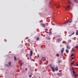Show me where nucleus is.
Instances as JSON below:
<instances>
[{"instance_id": "nucleus-1", "label": "nucleus", "mask_w": 78, "mask_h": 78, "mask_svg": "<svg viewBox=\"0 0 78 78\" xmlns=\"http://www.w3.org/2000/svg\"><path fill=\"white\" fill-rule=\"evenodd\" d=\"M64 8H65L66 9H70V7L69 5L68 6L66 7V6H64Z\"/></svg>"}, {"instance_id": "nucleus-2", "label": "nucleus", "mask_w": 78, "mask_h": 78, "mask_svg": "<svg viewBox=\"0 0 78 78\" xmlns=\"http://www.w3.org/2000/svg\"><path fill=\"white\" fill-rule=\"evenodd\" d=\"M41 26H42V27H44V28H45V27H46L45 25V24L44 23H41Z\"/></svg>"}, {"instance_id": "nucleus-3", "label": "nucleus", "mask_w": 78, "mask_h": 78, "mask_svg": "<svg viewBox=\"0 0 78 78\" xmlns=\"http://www.w3.org/2000/svg\"><path fill=\"white\" fill-rule=\"evenodd\" d=\"M64 51V48H62L61 50V53L62 55L63 54V52Z\"/></svg>"}, {"instance_id": "nucleus-4", "label": "nucleus", "mask_w": 78, "mask_h": 78, "mask_svg": "<svg viewBox=\"0 0 78 78\" xmlns=\"http://www.w3.org/2000/svg\"><path fill=\"white\" fill-rule=\"evenodd\" d=\"M33 51H30V56H33Z\"/></svg>"}, {"instance_id": "nucleus-5", "label": "nucleus", "mask_w": 78, "mask_h": 78, "mask_svg": "<svg viewBox=\"0 0 78 78\" xmlns=\"http://www.w3.org/2000/svg\"><path fill=\"white\" fill-rule=\"evenodd\" d=\"M71 22H72V21H71L70 22H69V21H68L65 23H64L65 24H66V23H71Z\"/></svg>"}, {"instance_id": "nucleus-6", "label": "nucleus", "mask_w": 78, "mask_h": 78, "mask_svg": "<svg viewBox=\"0 0 78 78\" xmlns=\"http://www.w3.org/2000/svg\"><path fill=\"white\" fill-rule=\"evenodd\" d=\"M55 69L56 71H58V70H59V69H58V66H56V67L55 68Z\"/></svg>"}, {"instance_id": "nucleus-7", "label": "nucleus", "mask_w": 78, "mask_h": 78, "mask_svg": "<svg viewBox=\"0 0 78 78\" xmlns=\"http://www.w3.org/2000/svg\"><path fill=\"white\" fill-rule=\"evenodd\" d=\"M42 59L43 61H46V59L44 57L42 58Z\"/></svg>"}, {"instance_id": "nucleus-8", "label": "nucleus", "mask_w": 78, "mask_h": 78, "mask_svg": "<svg viewBox=\"0 0 78 78\" xmlns=\"http://www.w3.org/2000/svg\"><path fill=\"white\" fill-rule=\"evenodd\" d=\"M51 69L52 70L53 72H55V69H54V67L53 66L51 68Z\"/></svg>"}, {"instance_id": "nucleus-9", "label": "nucleus", "mask_w": 78, "mask_h": 78, "mask_svg": "<svg viewBox=\"0 0 78 78\" xmlns=\"http://www.w3.org/2000/svg\"><path fill=\"white\" fill-rule=\"evenodd\" d=\"M66 48L67 49H70V46L69 45H67L66 46Z\"/></svg>"}, {"instance_id": "nucleus-10", "label": "nucleus", "mask_w": 78, "mask_h": 78, "mask_svg": "<svg viewBox=\"0 0 78 78\" xmlns=\"http://www.w3.org/2000/svg\"><path fill=\"white\" fill-rule=\"evenodd\" d=\"M58 76H62V74L58 73Z\"/></svg>"}, {"instance_id": "nucleus-11", "label": "nucleus", "mask_w": 78, "mask_h": 78, "mask_svg": "<svg viewBox=\"0 0 78 78\" xmlns=\"http://www.w3.org/2000/svg\"><path fill=\"white\" fill-rule=\"evenodd\" d=\"M75 34V33L73 32V33L72 34L70 35H69V37H70V36H72V35H73V34Z\"/></svg>"}, {"instance_id": "nucleus-12", "label": "nucleus", "mask_w": 78, "mask_h": 78, "mask_svg": "<svg viewBox=\"0 0 78 78\" xmlns=\"http://www.w3.org/2000/svg\"><path fill=\"white\" fill-rule=\"evenodd\" d=\"M76 31V35L77 36H78V30H77Z\"/></svg>"}, {"instance_id": "nucleus-13", "label": "nucleus", "mask_w": 78, "mask_h": 78, "mask_svg": "<svg viewBox=\"0 0 78 78\" xmlns=\"http://www.w3.org/2000/svg\"><path fill=\"white\" fill-rule=\"evenodd\" d=\"M66 53H69V50H67V49H66Z\"/></svg>"}, {"instance_id": "nucleus-14", "label": "nucleus", "mask_w": 78, "mask_h": 78, "mask_svg": "<svg viewBox=\"0 0 78 78\" xmlns=\"http://www.w3.org/2000/svg\"><path fill=\"white\" fill-rule=\"evenodd\" d=\"M31 75H29V78H31V76H32V75H33V74H32V73H31Z\"/></svg>"}, {"instance_id": "nucleus-15", "label": "nucleus", "mask_w": 78, "mask_h": 78, "mask_svg": "<svg viewBox=\"0 0 78 78\" xmlns=\"http://www.w3.org/2000/svg\"><path fill=\"white\" fill-rule=\"evenodd\" d=\"M61 62H62V61H61V60H59L58 61V63H59V64H60L61 63Z\"/></svg>"}, {"instance_id": "nucleus-16", "label": "nucleus", "mask_w": 78, "mask_h": 78, "mask_svg": "<svg viewBox=\"0 0 78 78\" xmlns=\"http://www.w3.org/2000/svg\"><path fill=\"white\" fill-rule=\"evenodd\" d=\"M74 48H73V49H72V50H71V51H73V52H74V51H75V50H74Z\"/></svg>"}, {"instance_id": "nucleus-17", "label": "nucleus", "mask_w": 78, "mask_h": 78, "mask_svg": "<svg viewBox=\"0 0 78 78\" xmlns=\"http://www.w3.org/2000/svg\"><path fill=\"white\" fill-rule=\"evenodd\" d=\"M28 42H31V40L30 39H28Z\"/></svg>"}, {"instance_id": "nucleus-18", "label": "nucleus", "mask_w": 78, "mask_h": 78, "mask_svg": "<svg viewBox=\"0 0 78 78\" xmlns=\"http://www.w3.org/2000/svg\"><path fill=\"white\" fill-rule=\"evenodd\" d=\"M16 57L15 56L14 57V60L15 61H16Z\"/></svg>"}, {"instance_id": "nucleus-19", "label": "nucleus", "mask_w": 78, "mask_h": 78, "mask_svg": "<svg viewBox=\"0 0 78 78\" xmlns=\"http://www.w3.org/2000/svg\"><path fill=\"white\" fill-rule=\"evenodd\" d=\"M22 65H23V63H22V62L21 63V65H20V67H22Z\"/></svg>"}, {"instance_id": "nucleus-20", "label": "nucleus", "mask_w": 78, "mask_h": 78, "mask_svg": "<svg viewBox=\"0 0 78 78\" xmlns=\"http://www.w3.org/2000/svg\"><path fill=\"white\" fill-rule=\"evenodd\" d=\"M73 74H75V72L74 71V70H73Z\"/></svg>"}, {"instance_id": "nucleus-21", "label": "nucleus", "mask_w": 78, "mask_h": 78, "mask_svg": "<svg viewBox=\"0 0 78 78\" xmlns=\"http://www.w3.org/2000/svg\"><path fill=\"white\" fill-rule=\"evenodd\" d=\"M49 34H52V33H51V32H49Z\"/></svg>"}, {"instance_id": "nucleus-22", "label": "nucleus", "mask_w": 78, "mask_h": 78, "mask_svg": "<svg viewBox=\"0 0 78 78\" xmlns=\"http://www.w3.org/2000/svg\"><path fill=\"white\" fill-rule=\"evenodd\" d=\"M69 2L70 3V4H72V2H71L70 1H69Z\"/></svg>"}, {"instance_id": "nucleus-23", "label": "nucleus", "mask_w": 78, "mask_h": 78, "mask_svg": "<svg viewBox=\"0 0 78 78\" xmlns=\"http://www.w3.org/2000/svg\"><path fill=\"white\" fill-rule=\"evenodd\" d=\"M59 54H57L56 55V56H57V57H58V56H59Z\"/></svg>"}, {"instance_id": "nucleus-24", "label": "nucleus", "mask_w": 78, "mask_h": 78, "mask_svg": "<svg viewBox=\"0 0 78 78\" xmlns=\"http://www.w3.org/2000/svg\"><path fill=\"white\" fill-rule=\"evenodd\" d=\"M39 58V55H37V58Z\"/></svg>"}, {"instance_id": "nucleus-25", "label": "nucleus", "mask_w": 78, "mask_h": 78, "mask_svg": "<svg viewBox=\"0 0 78 78\" xmlns=\"http://www.w3.org/2000/svg\"><path fill=\"white\" fill-rule=\"evenodd\" d=\"M78 76L77 75H76V74H75V77H76V76Z\"/></svg>"}, {"instance_id": "nucleus-26", "label": "nucleus", "mask_w": 78, "mask_h": 78, "mask_svg": "<svg viewBox=\"0 0 78 78\" xmlns=\"http://www.w3.org/2000/svg\"><path fill=\"white\" fill-rule=\"evenodd\" d=\"M73 56V54H72V55L71 56V57H72V56Z\"/></svg>"}, {"instance_id": "nucleus-27", "label": "nucleus", "mask_w": 78, "mask_h": 78, "mask_svg": "<svg viewBox=\"0 0 78 78\" xmlns=\"http://www.w3.org/2000/svg\"><path fill=\"white\" fill-rule=\"evenodd\" d=\"M11 62H9V66H10V65H11Z\"/></svg>"}, {"instance_id": "nucleus-28", "label": "nucleus", "mask_w": 78, "mask_h": 78, "mask_svg": "<svg viewBox=\"0 0 78 78\" xmlns=\"http://www.w3.org/2000/svg\"><path fill=\"white\" fill-rule=\"evenodd\" d=\"M45 30L47 31H48V29H45Z\"/></svg>"}, {"instance_id": "nucleus-29", "label": "nucleus", "mask_w": 78, "mask_h": 78, "mask_svg": "<svg viewBox=\"0 0 78 78\" xmlns=\"http://www.w3.org/2000/svg\"><path fill=\"white\" fill-rule=\"evenodd\" d=\"M59 8V6H58L57 7H56V8Z\"/></svg>"}, {"instance_id": "nucleus-30", "label": "nucleus", "mask_w": 78, "mask_h": 78, "mask_svg": "<svg viewBox=\"0 0 78 78\" xmlns=\"http://www.w3.org/2000/svg\"><path fill=\"white\" fill-rule=\"evenodd\" d=\"M37 40H39V37H37Z\"/></svg>"}, {"instance_id": "nucleus-31", "label": "nucleus", "mask_w": 78, "mask_h": 78, "mask_svg": "<svg viewBox=\"0 0 78 78\" xmlns=\"http://www.w3.org/2000/svg\"><path fill=\"white\" fill-rule=\"evenodd\" d=\"M74 2H76V3H78V2H76V0H74Z\"/></svg>"}, {"instance_id": "nucleus-32", "label": "nucleus", "mask_w": 78, "mask_h": 78, "mask_svg": "<svg viewBox=\"0 0 78 78\" xmlns=\"http://www.w3.org/2000/svg\"><path fill=\"white\" fill-rule=\"evenodd\" d=\"M71 64L73 65V62H72L71 63Z\"/></svg>"}, {"instance_id": "nucleus-33", "label": "nucleus", "mask_w": 78, "mask_h": 78, "mask_svg": "<svg viewBox=\"0 0 78 78\" xmlns=\"http://www.w3.org/2000/svg\"><path fill=\"white\" fill-rule=\"evenodd\" d=\"M58 5V4H55V6H56V5Z\"/></svg>"}, {"instance_id": "nucleus-34", "label": "nucleus", "mask_w": 78, "mask_h": 78, "mask_svg": "<svg viewBox=\"0 0 78 78\" xmlns=\"http://www.w3.org/2000/svg\"><path fill=\"white\" fill-rule=\"evenodd\" d=\"M72 59H74V58L73 57V58H72Z\"/></svg>"}, {"instance_id": "nucleus-35", "label": "nucleus", "mask_w": 78, "mask_h": 78, "mask_svg": "<svg viewBox=\"0 0 78 78\" xmlns=\"http://www.w3.org/2000/svg\"><path fill=\"white\" fill-rule=\"evenodd\" d=\"M51 68H52V66L51 65H50Z\"/></svg>"}, {"instance_id": "nucleus-36", "label": "nucleus", "mask_w": 78, "mask_h": 78, "mask_svg": "<svg viewBox=\"0 0 78 78\" xmlns=\"http://www.w3.org/2000/svg\"><path fill=\"white\" fill-rule=\"evenodd\" d=\"M25 70H26V71H27V68H26V69H25Z\"/></svg>"}, {"instance_id": "nucleus-37", "label": "nucleus", "mask_w": 78, "mask_h": 78, "mask_svg": "<svg viewBox=\"0 0 78 78\" xmlns=\"http://www.w3.org/2000/svg\"><path fill=\"white\" fill-rule=\"evenodd\" d=\"M73 69V68H72V69L73 70V69Z\"/></svg>"}, {"instance_id": "nucleus-38", "label": "nucleus", "mask_w": 78, "mask_h": 78, "mask_svg": "<svg viewBox=\"0 0 78 78\" xmlns=\"http://www.w3.org/2000/svg\"><path fill=\"white\" fill-rule=\"evenodd\" d=\"M74 62H75V61H73V63Z\"/></svg>"}, {"instance_id": "nucleus-39", "label": "nucleus", "mask_w": 78, "mask_h": 78, "mask_svg": "<svg viewBox=\"0 0 78 78\" xmlns=\"http://www.w3.org/2000/svg\"><path fill=\"white\" fill-rule=\"evenodd\" d=\"M69 25H70V24H69Z\"/></svg>"}, {"instance_id": "nucleus-40", "label": "nucleus", "mask_w": 78, "mask_h": 78, "mask_svg": "<svg viewBox=\"0 0 78 78\" xmlns=\"http://www.w3.org/2000/svg\"><path fill=\"white\" fill-rule=\"evenodd\" d=\"M77 40H78V39H77Z\"/></svg>"}, {"instance_id": "nucleus-41", "label": "nucleus", "mask_w": 78, "mask_h": 78, "mask_svg": "<svg viewBox=\"0 0 78 78\" xmlns=\"http://www.w3.org/2000/svg\"><path fill=\"white\" fill-rule=\"evenodd\" d=\"M78 75V74H77Z\"/></svg>"}]
</instances>
